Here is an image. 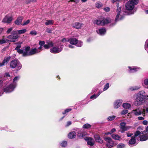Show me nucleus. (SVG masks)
Segmentation results:
<instances>
[{"label":"nucleus","instance_id":"62","mask_svg":"<svg viewBox=\"0 0 148 148\" xmlns=\"http://www.w3.org/2000/svg\"><path fill=\"white\" fill-rule=\"evenodd\" d=\"M4 76L6 77H10V75L8 73H5Z\"/></svg>","mask_w":148,"mask_h":148},{"label":"nucleus","instance_id":"61","mask_svg":"<svg viewBox=\"0 0 148 148\" xmlns=\"http://www.w3.org/2000/svg\"><path fill=\"white\" fill-rule=\"evenodd\" d=\"M44 47L45 49H48L49 47V46L48 45H44Z\"/></svg>","mask_w":148,"mask_h":148},{"label":"nucleus","instance_id":"57","mask_svg":"<svg viewBox=\"0 0 148 148\" xmlns=\"http://www.w3.org/2000/svg\"><path fill=\"white\" fill-rule=\"evenodd\" d=\"M138 119L139 120H143L145 118L143 117L139 116L138 117Z\"/></svg>","mask_w":148,"mask_h":148},{"label":"nucleus","instance_id":"15","mask_svg":"<svg viewBox=\"0 0 148 148\" xmlns=\"http://www.w3.org/2000/svg\"><path fill=\"white\" fill-rule=\"evenodd\" d=\"M85 140L87 141V144L90 146H93L94 144V141L93 138L90 137L85 138Z\"/></svg>","mask_w":148,"mask_h":148},{"label":"nucleus","instance_id":"29","mask_svg":"<svg viewBox=\"0 0 148 148\" xmlns=\"http://www.w3.org/2000/svg\"><path fill=\"white\" fill-rule=\"evenodd\" d=\"M15 31L16 32V34H22L25 33L27 31V30L26 29H24L20 30H15Z\"/></svg>","mask_w":148,"mask_h":148},{"label":"nucleus","instance_id":"38","mask_svg":"<svg viewBox=\"0 0 148 148\" xmlns=\"http://www.w3.org/2000/svg\"><path fill=\"white\" fill-rule=\"evenodd\" d=\"M145 49L148 53V38L145 41Z\"/></svg>","mask_w":148,"mask_h":148},{"label":"nucleus","instance_id":"52","mask_svg":"<svg viewBox=\"0 0 148 148\" xmlns=\"http://www.w3.org/2000/svg\"><path fill=\"white\" fill-rule=\"evenodd\" d=\"M128 112V111L127 110H124L122 111L121 114H125L127 113Z\"/></svg>","mask_w":148,"mask_h":148},{"label":"nucleus","instance_id":"16","mask_svg":"<svg viewBox=\"0 0 148 148\" xmlns=\"http://www.w3.org/2000/svg\"><path fill=\"white\" fill-rule=\"evenodd\" d=\"M12 20V18L11 16H6L2 21V22L4 23H10Z\"/></svg>","mask_w":148,"mask_h":148},{"label":"nucleus","instance_id":"59","mask_svg":"<svg viewBox=\"0 0 148 148\" xmlns=\"http://www.w3.org/2000/svg\"><path fill=\"white\" fill-rule=\"evenodd\" d=\"M145 112H146L145 110L144 109H143L142 111V114L143 116H145Z\"/></svg>","mask_w":148,"mask_h":148},{"label":"nucleus","instance_id":"54","mask_svg":"<svg viewBox=\"0 0 148 148\" xmlns=\"http://www.w3.org/2000/svg\"><path fill=\"white\" fill-rule=\"evenodd\" d=\"M39 44L40 46H43L45 44V42L44 41H40L39 42Z\"/></svg>","mask_w":148,"mask_h":148},{"label":"nucleus","instance_id":"4","mask_svg":"<svg viewBox=\"0 0 148 148\" xmlns=\"http://www.w3.org/2000/svg\"><path fill=\"white\" fill-rule=\"evenodd\" d=\"M10 67L12 69L16 68V71L20 70L22 68V65L17 60H13L10 63Z\"/></svg>","mask_w":148,"mask_h":148},{"label":"nucleus","instance_id":"43","mask_svg":"<svg viewBox=\"0 0 148 148\" xmlns=\"http://www.w3.org/2000/svg\"><path fill=\"white\" fill-rule=\"evenodd\" d=\"M84 135V134L82 132V131L80 130L77 134V136L79 138H82L83 137Z\"/></svg>","mask_w":148,"mask_h":148},{"label":"nucleus","instance_id":"32","mask_svg":"<svg viewBox=\"0 0 148 148\" xmlns=\"http://www.w3.org/2000/svg\"><path fill=\"white\" fill-rule=\"evenodd\" d=\"M60 144L61 147H65L67 146V142L66 141H63L61 142Z\"/></svg>","mask_w":148,"mask_h":148},{"label":"nucleus","instance_id":"56","mask_svg":"<svg viewBox=\"0 0 148 148\" xmlns=\"http://www.w3.org/2000/svg\"><path fill=\"white\" fill-rule=\"evenodd\" d=\"M71 124V121H68L67 122L66 125V127H68Z\"/></svg>","mask_w":148,"mask_h":148},{"label":"nucleus","instance_id":"33","mask_svg":"<svg viewBox=\"0 0 148 148\" xmlns=\"http://www.w3.org/2000/svg\"><path fill=\"white\" fill-rule=\"evenodd\" d=\"M140 87L138 86H135L133 87H131L129 88V90L131 91L136 90L139 89Z\"/></svg>","mask_w":148,"mask_h":148},{"label":"nucleus","instance_id":"10","mask_svg":"<svg viewBox=\"0 0 148 148\" xmlns=\"http://www.w3.org/2000/svg\"><path fill=\"white\" fill-rule=\"evenodd\" d=\"M104 139L107 142L106 145L108 147H111L113 146L114 144V142L110 137H105Z\"/></svg>","mask_w":148,"mask_h":148},{"label":"nucleus","instance_id":"13","mask_svg":"<svg viewBox=\"0 0 148 148\" xmlns=\"http://www.w3.org/2000/svg\"><path fill=\"white\" fill-rule=\"evenodd\" d=\"M123 102V100L121 99H119L116 100L114 102V106L115 108H118L120 107Z\"/></svg>","mask_w":148,"mask_h":148},{"label":"nucleus","instance_id":"64","mask_svg":"<svg viewBox=\"0 0 148 148\" xmlns=\"http://www.w3.org/2000/svg\"><path fill=\"white\" fill-rule=\"evenodd\" d=\"M133 135V134L130 133L128 132L127 133V135L128 137H130Z\"/></svg>","mask_w":148,"mask_h":148},{"label":"nucleus","instance_id":"19","mask_svg":"<svg viewBox=\"0 0 148 148\" xmlns=\"http://www.w3.org/2000/svg\"><path fill=\"white\" fill-rule=\"evenodd\" d=\"M96 32L100 35L103 36L106 34V30L105 28H100L97 30Z\"/></svg>","mask_w":148,"mask_h":148},{"label":"nucleus","instance_id":"25","mask_svg":"<svg viewBox=\"0 0 148 148\" xmlns=\"http://www.w3.org/2000/svg\"><path fill=\"white\" fill-rule=\"evenodd\" d=\"M76 135V133L75 132H71L68 134V137L70 139L73 138H75Z\"/></svg>","mask_w":148,"mask_h":148},{"label":"nucleus","instance_id":"36","mask_svg":"<svg viewBox=\"0 0 148 148\" xmlns=\"http://www.w3.org/2000/svg\"><path fill=\"white\" fill-rule=\"evenodd\" d=\"M93 23L97 25H102V20H96L93 22Z\"/></svg>","mask_w":148,"mask_h":148},{"label":"nucleus","instance_id":"31","mask_svg":"<svg viewBox=\"0 0 148 148\" xmlns=\"http://www.w3.org/2000/svg\"><path fill=\"white\" fill-rule=\"evenodd\" d=\"M122 106L125 108L129 109L131 107V105L128 103H125L123 104Z\"/></svg>","mask_w":148,"mask_h":148},{"label":"nucleus","instance_id":"11","mask_svg":"<svg viewBox=\"0 0 148 148\" xmlns=\"http://www.w3.org/2000/svg\"><path fill=\"white\" fill-rule=\"evenodd\" d=\"M128 68L129 69L128 71L129 73H135L140 69V68L137 66H128Z\"/></svg>","mask_w":148,"mask_h":148},{"label":"nucleus","instance_id":"1","mask_svg":"<svg viewBox=\"0 0 148 148\" xmlns=\"http://www.w3.org/2000/svg\"><path fill=\"white\" fill-rule=\"evenodd\" d=\"M122 0H111L112 3H116L117 4L116 6L117 7V9L116 11L117 12V15L116 16L115 22V23L114 24L111 23V25L113 26L116 23L120 20H122L125 17V14L123 12L121 11V7H119V4L118 3L121 2Z\"/></svg>","mask_w":148,"mask_h":148},{"label":"nucleus","instance_id":"12","mask_svg":"<svg viewBox=\"0 0 148 148\" xmlns=\"http://www.w3.org/2000/svg\"><path fill=\"white\" fill-rule=\"evenodd\" d=\"M131 112L136 116L140 115L142 113V111L139 108H137L132 110Z\"/></svg>","mask_w":148,"mask_h":148},{"label":"nucleus","instance_id":"17","mask_svg":"<svg viewBox=\"0 0 148 148\" xmlns=\"http://www.w3.org/2000/svg\"><path fill=\"white\" fill-rule=\"evenodd\" d=\"M40 52V51H38V49L35 48L30 50L29 53H27V55H28V56H31L38 53Z\"/></svg>","mask_w":148,"mask_h":148},{"label":"nucleus","instance_id":"37","mask_svg":"<svg viewBox=\"0 0 148 148\" xmlns=\"http://www.w3.org/2000/svg\"><path fill=\"white\" fill-rule=\"evenodd\" d=\"M92 126L90 124L88 123H86L82 127L84 129H90L91 127Z\"/></svg>","mask_w":148,"mask_h":148},{"label":"nucleus","instance_id":"42","mask_svg":"<svg viewBox=\"0 0 148 148\" xmlns=\"http://www.w3.org/2000/svg\"><path fill=\"white\" fill-rule=\"evenodd\" d=\"M125 145L123 143H119L116 146L117 148H124L125 147Z\"/></svg>","mask_w":148,"mask_h":148},{"label":"nucleus","instance_id":"9","mask_svg":"<svg viewBox=\"0 0 148 148\" xmlns=\"http://www.w3.org/2000/svg\"><path fill=\"white\" fill-rule=\"evenodd\" d=\"M126 123L124 122H122L120 123V128L121 130V132L123 133L125 131L128 130L131 128V126H126Z\"/></svg>","mask_w":148,"mask_h":148},{"label":"nucleus","instance_id":"39","mask_svg":"<svg viewBox=\"0 0 148 148\" xmlns=\"http://www.w3.org/2000/svg\"><path fill=\"white\" fill-rule=\"evenodd\" d=\"M129 1L134 5H135L138 3V0H130Z\"/></svg>","mask_w":148,"mask_h":148},{"label":"nucleus","instance_id":"48","mask_svg":"<svg viewBox=\"0 0 148 148\" xmlns=\"http://www.w3.org/2000/svg\"><path fill=\"white\" fill-rule=\"evenodd\" d=\"M139 127H142V129H143V128L142 127L140 126ZM145 130L146 131H142L143 130H142V132H141V134H145V133H146L147 132H148V126L146 127Z\"/></svg>","mask_w":148,"mask_h":148},{"label":"nucleus","instance_id":"63","mask_svg":"<svg viewBox=\"0 0 148 148\" xmlns=\"http://www.w3.org/2000/svg\"><path fill=\"white\" fill-rule=\"evenodd\" d=\"M116 131V130L115 129L113 128L111 130L110 132L112 134L113 133H114V132H115Z\"/></svg>","mask_w":148,"mask_h":148},{"label":"nucleus","instance_id":"27","mask_svg":"<svg viewBox=\"0 0 148 148\" xmlns=\"http://www.w3.org/2000/svg\"><path fill=\"white\" fill-rule=\"evenodd\" d=\"M30 47L29 46L25 48L24 51L23 53V56H28V55H27V53H29V51H30Z\"/></svg>","mask_w":148,"mask_h":148},{"label":"nucleus","instance_id":"46","mask_svg":"<svg viewBox=\"0 0 148 148\" xmlns=\"http://www.w3.org/2000/svg\"><path fill=\"white\" fill-rule=\"evenodd\" d=\"M29 34L32 36L36 35L37 34V33L35 30H32L30 32Z\"/></svg>","mask_w":148,"mask_h":148},{"label":"nucleus","instance_id":"5","mask_svg":"<svg viewBox=\"0 0 148 148\" xmlns=\"http://www.w3.org/2000/svg\"><path fill=\"white\" fill-rule=\"evenodd\" d=\"M143 129L142 127H139L137 129V130L135 133L134 135L132 137L131 139L129 140V143L130 145H133L135 144L136 143L135 137L141 134L142 132V130Z\"/></svg>","mask_w":148,"mask_h":148},{"label":"nucleus","instance_id":"2","mask_svg":"<svg viewBox=\"0 0 148 148\" xmlns=\"http://www.w3.org/2000/svg\"><path fill=\"white\" fill-rule=\"evenodd\" d=\"M145 92L144 91H140L137 94L134 103L135 106H140L143 104L145 101Z\"/></svg>","mask_w":148,"mask_h":148},{"label":"nucleus","instance_id":"23","mask_svg":"<svg viewBox=\"0 0 148 148\" xmlns=\"http://www.w3.org/2000/svg\"><path fill=\"white\" fill-rule=\"evenodd\" d=\"M23 17L22 16H20L18 18L16 21L15 22V23L17 25H22L21 24L23 20Z\"/></svg>","mask_w":148,"mask_h":148},{"label":"nucleus","instance_id":"44","mask_svg":"<svg viewBox=\"0 0 148 148\" xmlns=\"http://www.w3.org/2000/svg\"><path fill=\"white\" fill-rule=\"evenodd\" d=\"M45 23L46 25H49L52 24L53 23V22L52 20H47Z\"/></svg>","mask_w":148,"mask_h":148},{"label":"nucleus","instance_id":"53","mask_svg":"<svg viewBox=\"0 0 148 148\" xmlns=\"http://www.w3.org/2000/svg\"><path fill=\"white\" fill-rule=\"evenodd\" d=\"M16 51L20 54L23 53H23L24 52L23 50L19 49Z\"/></svg>","mask_w":148,"mask_h":148},{"label":"nucleus","instance_id":"60","mask_svg":"<svg viewBox=\"0 0 148 148\" xmlns=\"http://www.w3.org/2000/svg\"><path fill=\"white\" fill-rule=\"evenodd\" d=\"M143 124L145 125H147L148 124V121L146 120H144L143 121Z\"/></svg>","mask_w":148,"mask_h":148},{"label":"nucleus","instance_id":"24","mask_svg":"<svg viewBox=\"0 0 148 148\" xmlns=\"http://www.w3.org/2000/svg\"><path fill=\"white\" fill-rule=\"evenodd\" d=\"M111 137L112 139L115 140H120L121 137L117 134H112L111 135Z\"/></svg>","mask_w":148,"mask_h":148},{"label":"nucleus","instance_id":"8","mask_svg":"<svg viewBox=\"0 0 148 148\" xmlns=\"http://www.w3.org/2000/svg\"><path fill=\"white\" fill-rule=\"evenodd\" d=\"M16 86L11 83L4 89V92L6 93H10L13 91L16 87Z\"/></svg>","mask_w":148,"mask_h":148},{"label":"nucleus","instance_id":"47","mask_svg":"<svg viewBox=\"0 0 148 148\" xmlns=\"http://www.w3.org/2000/svg\"><path fill=\"white\" fill-rule=\"evenodd\" d=\"M71 108H68L66 109L64 112H62V114H65L69 112L71 110Z\"/></svg>","mask_w":148,"mask_h":148},{"label":"nucleus","instance_id":"26","mask_svg":"<svg viewBox=\"0 0 148 148\" xmlns=\"http://www.w3.org/2000/svg\"><path fill=\"white\" fill-rule=\"evenodd\" d=\"M77 39L75 38H71L68 40V42L73 45H75L77 43Z\"/></svg>","mask_w":148,"mask_h":148},{"label":"nucleus","instance_id":"55","mask_svg":"<svg viewBox=\"0 0 148 148\" xmlns=\"http://www.w3.org/2000/svg\"><path fill=\"white\" fill-rule=\"evenodd\" d=\"M12 27H11L10 28H9L7 31V34L10 33L12 31Z\"/></svg>","mask_w":148,"mask_h":148},{"label":"nucleus","instance_id":"21","mask_svg":"<svg viewBox=\"0 0 148 148\" xmlns=\"http://www.w3.org/2000/svg\"><path fill=\"white\" fill-rule=\"evenodd\" d=\"M94 138L95 141L100 143H103V140L99 136L98 134H95L94 135Z\"/></svg>","mask_w":148,"mask_h":148},{"label":"nucleus","instance_id":"28","mask_svg":"<svg viewBox=\"0 0 148 148\" xmlns=\"http://www.w3.org/2000/svg\"><path fill=\"white\" fill-rule=\"evenodd\" d=\"M20 78L19 76H16L14 77L13 79L12 83L14 85L16 86L17 83L18 81L19 80Z\"/></svg>","mask_w":148,"mask_h":148},{"label":"nucleus","instance_id":"22","mask_svg":"<svg viewBox=\"0 0 148 148\" xmlns=\"http://www.w3.org/2000/svg\"><path fill=\"white\" fill-rule=\"evenodd\" d=\"M143 134L140 137V141H145L148 139V134L147 133H145Z\"/></svg>","mask_w":148,"mask_h":148},{"label":"nucleus","instance_id":"7","mask_svg":"<svg viewBox=\"0 0 148 148\" xmlns=\"http://www.w3.org/2000/svg\"><path fill=\"white\" fill-rule=\"evenodd\" d=\"M63 48V45H61L60 47L56 46L53 47L50 50V52L53 53H57L62 51Z\"/></svg>","mask_w":148,"mask_h":148},{"label":"nucleus","instance_id":"58","mask_svg":"<svg viewBox=\"0 0 148 148\" xmlns=\"http://www.w3.org/2000/svg\"><path fill=\"white\" fill-rule=\"evenodd\" d=\"M104 10L106 12H108L110 11V9L108 7H106L104 9Z\"/></svg>","mask_w":148,"mask_h":148},{"label":"nucleus","instance_id":"20","mask_svg":"<svg viewBox=\"0 0 148 148\" xmlns=\"http://www.w3.org/2000/svg\"><path fill=\"white\" fill-rule=\"evenodd\" d=\"M111 22V20L110 18H104L102 20V25H107Z\"/></svg>","mask_w":148,"mask_h":148},{"label":"nucleus","instance_id":"50","mask_svg":"<svg viewBox=\"0 0 148 148\" xmlns=\"http://www.w3.org/2000/svg\"><path fill=\"white\" fill-rule=\"evenodd\" d=\"M30 21L29 20H27L26 21L24 22L23 24H22V25H27L29 23Z\"/></svg>","mask_w":148,"mask_h":148},{"label":"nucleus","instance_id":"3","mask_svg":"<svg viewBox=\"0 0 148 148\" xmlns=\"http://www.w3.org/2000/svg\"><path fill=\"white\" fill-rule=\"evenodd\" d=\"M135 5L128 1L125 4V7L126 10L125 11L122 12L125 14V16L126 14L127 15H130L133 14L134 12L132 11L133 10L134 8Z\"/></svg>","mask_w":148,"mask_h":148},{"label":"nucleus","instance_id":"51","mask_svg":"<svg viewBox=\"0 0 148 148\" xmlns=\"http://www.w3.org/2000/svg\"><path fill=\"white\" fill-rule=\"evenodd\" d=\"M144 84L146 85H148V78L145 79L144 81Z\"/></svg>","mask_w":148,"mask_h":148},{"label":"nucleus","instance_id":"18","mask_svg":"<svg viewBox=\"0 0 148 148\" xmlns=\"http://www.w3.org/2000/svg\"><path fill=\"white\" fill-rule=\"evenodd\" d=\"M83 25V24L78 22H75L72 24L73 27L77 29L81 28Z\"/></svg>","mask_w":148,"mask_h":148},{"label":"nucleus","instance_id":"6","mask_svg":"<svg viewBox=\"0 0 148 148\" xmlns=\"http://www.w3.org/2000/svg\"><path fill=\"white\" fill-rule=\"evenodd\" d=\"M7 38L10 39L9 41L10 42H14L17 40L18 36L16 34V32L15 30H13L11 33V34L7 37Z\"/></svg>","mask_w":148,"mask_h":148},{"label":"nucleus","instance_id":"49","mask_svg":"<svg viewBox=\"0 0 148 148\" xmlns=\"http://www.w3.org/2000/svg\"><path fill=\"white\" fill-rule=\"evenodd\" d=\"M21 43H17V44H18V45H17V46L16 47V48L15 49V50H17L18 49H19L21 47Z\"/></svg>","mask_w":148,"mask_h":148},{"label":"nucleus","instance_id":"34","mask_svg":"<svg viewBox=\"0 0 148 148\" xmlns=\"http://www.w3.org/2000/svg\"><path fill=\"white\" fill-rule=\"evenodd\" d=\"M9 41V40L3 37L2 39L0 40V45L5 43L6 42V41Z\"/></svg>","mask_w":148,"mask_h":148},{"label":"nucleus","instance_id":"41","mask_svg":"<svg viewBox=\"0 0 148 148\" xmlns=\"http://www.w3.org/2000/svg\"><path fill=\"white\" fill-rule=\"evenodd\" d=\"M116 118L115 116L112 115L108 116L107 118V120L109 121H112L114 119Z\"/></svg>","mask_w":148,"mask_h":148},{"label":"nucleus","instance_id":"45","mask_svg":"<svg viewBox=\"0 0 148 148\" xmlns=\"http://www.w3.org/2000/svg\"><path fill=\"white\" fill-rule=\"evenodd\" d=\"M109 83H107L106 84L104 87L103 89V91H105L107 90L109 88Z\"/></svg>","mask_w":148,"mask_h":148},{"label":"nucleus","instance_id":"14","mask_svg":"<svg viewBox=\"0 0 148 148\" xmlns=\"http://www.w3.org/2000/svg\"><path fill=\"white\" fill-rule=\"evenodd\" d=\"M11 58L10 56H7L4 58L2 62L0 63V66L1 67L7 64Z\"/></svg>","mask_w":148,"mask_h":148},{"label":"nucleus","instance_id":"30","mask_svg":"<svg viewBox=\"0 0 148 148\" xmlns=\"http://www.w3.org/2000/svg\"><path fill=\"white\" fill-rule=\"evenodd\" d=\"M102 92L99 91L97 95L94 94L93 95H92L90 97V99H95L97 98L101 94V93Z\"/></svg>","mask_w":148,"mask_h":148},{"label":"nucleus","instance_id":"35","mask_svg":"<svg viewBox=\"0 0 148 148\" xmlns=\"http://www.w3.org/2000/svg\"><path fill=\"white\" fill-rule=\"evenodd\" d=\"M76 45L77 47H80L82 46L83 45V42L82 41H78L77 40V43H76Z\"/></svg>","mask_w":148,"mask_h":148},{"label":"nucleus","instance_id":"40","mask_svg":"<svg viewBox=\"0 0 148 148\" xmlns=\"http://www.w3.org/2000/svg\"><path fill=\"white\" fill-rule=\"evenodd\" d=\"M95 5L96 6L97 8H99L102 6L103 5L102 3L101 2L98 1L96 3Z\"/></svg>","mask_w":148,"mask_h":148}]
</instances>
